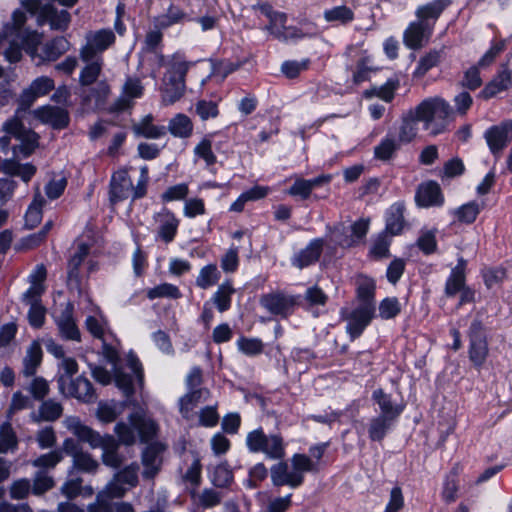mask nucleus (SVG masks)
<instances>
[{
  "label": "nucleus",
  "mask_w": 512,
  "mask_h": 512,
  "mask_svg": "<svg viewBox=\"0 0 512 512\" xmlns=\"http://www.w3.org/2000/svg\"><path fill=\"white\" fill-rule=\"evenodd\" d=\"M63 459L62 451L53 450L49 453L42 454L34 459L31 464L33 467L39 468L42 471L54 469L58 463Z\"/></svg>",
  "instance_id": "49530a36"
},
{
  "label": "nucleus",
  "mask_w": 512,
  "mask_h": 512,
  "mask_svg": "<svg viewBox=\"0 0 512 512\" xmlns=\"http://www.w3.org/2000/svg\"><path fill=\"white\" fill-rule=\"evenodd\" d=\"M211 481L218 488H227L233 483V471L226 462L215 467Z\"/></svg>",
  "instance_id": "37998d69"
},
{
  "label": "nucleus",
  "mask_w": 512,
  "mask_h": 512,
  "mask_svg": "<svg viewBox=\"0 0 512 512\" xmlns=\"http://www.w3.org/2000/svg\"><path fill=\"white\" fill-rule=\"evenodd\" d=\"M465 287V275L459 267H455L446 281L445 294L448 297L455 296Z\"/></svg>",
  "instance_id": "de8ad7c7"
},
{
  "label": "nucleus",
  "mask_w": 512,
  "mask_h": 512,
  "mask_svg": "<svg viewBox=\"0 0 512 512\" xmlns=\"http://www.w3.org/2000/svg\"><path fill=\"white\" fill-rule=\"evenodd\" d=\"M481 209L482 206L479 203L472 201L459 207L455 211V216L458 219V221L465 224H471L476 220Z\"/></svg>",
  "instance_id": "09e8293b"
},
{
  "label": "nucleus",
  "mask_w": 512,
  "mask_h": 512,
  "mask_svg": "<svg viewBox=\"0 0 512 512\" xmlns=\"http://www.w3.org/2000/svg\"><path fill=\"white\" fill-rule=\"evenodd\" d=\"M470 348L469 358L472 363L480 367L488 356V344L479 320H474L469 328Z\"/></svg>",
  "instance_id": "1a4fd4ad"
},
{
  "label": "nucleus",
  "mask_w": 512,
  "mask_h": 512,
  "mask_svg": "<svg viewBox=\"0 0 512 512\" xmlns=\"http://www.w3.org/2000/svg\"><path fill=\"white\" fill-rule=\"evenodd\" d=\"M417 122H420L414 109H410L402 116L399 128L398 142L409 143L417 135Z\"/></svg>",
  "instance_id": "7c9ffc66"
},
{
  "label": "nucleus",
  "mask_w": 512,
  "mask_h": 512,
  "mask_svg": "<svg viewBox=\"0 0 512 512\" xmlns=\"http://www.w3.org/2000/svg\"><path fill=\"white\" fill-rule=\"evenodd\" d=\"M291 464L293 467V473L298 474L302 481L304 480L303 474L305 472H317L318 465L316 462H313L310 457L305 454H294L291 458Z\"/></svg>",
  "instance_id": "79ce46f5"
},
{
  "label": "nucleus",
  "mask_w": 512,
  "mask_h": 512,
  "mask_svg": "<svg viewBox=\"0 0 512 512\" xmlns=\"http://www.w3.org/2000/svg\"><path fill=\"white\" fill-rule=\"evenodd\" d=\"M372 399L378 404L382 416L396 420L402 413L404 407L393 401L392 396L383 391L376 389L372 394Z\"/></svg>",
  "instance_id": "393cba45"
},
{
  "label": "nucleus",
  "mask_w": 512,
  "mask_h": 512,
  "mask_svg": "<svg viewBox=\"0 0 512 512\" xmlns=\"http://www.w3.org/2000/svg\"><path fill=\"white\" fill-rule=\"evenodd\" d=\"M158 64L165 68L161 82L162 101L170 105L181 99L186 91V75L194 62L176 52L170 56L158 55Z\"/></svg>",
  "instance_id": "f257e3e1"
},
{
  "label": "nucleus",
  "mask_w": 512,
  "mask_h": 512,
  "mask_svg": "<svg viewBox=\"0 0 512 512\" xmlns=\"http://www.w3.org/2000/svg\"><path fill=\"white\" fill-rule=\"evenodd\" d=\"M59 392L83 403H93L97 399L96 391L88 378L80 375L68 382L63 375L57 378Z\"/></svg>",
  "instance_id": "0eeeda50"
},
{
  "label": "nucleus",
  "mask_w": 512,
  "mask_h": 512,
  "mask_svg": "<svg viewBox=\"0 0 512 512\" xmlns=\"http://www.w3.org/2000/svg\"><path fill=\"white\" fill-rule=\"evenodd\" d=\"M131 425L138 431L142 442L152 440L158 431V425L152 419L144 417L141 413H132L129 416Z\"/></svg>",
  "instance_id": "cd10ccee"
},
{
  "label": "nucleus",
  "mask_w": 512,
  "mask_h": 512,
  "mask_svg": "<svg viewBox=\"0 0 512 512\" xmlns=\"http://www.w3.org/2000/svg\"><path fill=\"white\" fill-rule=\"evenodd\" d=\"M479 70V66L476 65L467 69L464 73L463 79L460 82L461 86L472 91L478 89L482 85V79L480 77Z\"/></svg>",
  "instance_id": "69168bd1"
},
{
  "label": "nucleus",
  "mask_w": 512,
  "mask_h": 512,
  "mask_svg": "<svg viewBox=\"0 0 512 512\" xmlns=\"http://www.w3.org/2000/svg\"><path fill=\"white\" fill-rule=\"evenodd\" d=\"M418 119L432 136L446 131L450 122L454 120L453 107L439 96L429 97L421 101L414 108Z\"/></svg>",
  "instance_id": "7ed1b4c3"
},
{
  "label": "nucleus",
  "mask_w": 512,
  "mask_h": 512,
  "mask_svg": "<svg viewBox=\"0 0 512 512\" xmlns=\"http://www.w3.org/2000/svg\"><path fill=\"white\" fill-rule=\"evenodd\" d=\"M210 397L207 388L189 390L179 399V412L183 418L190 420L193 417V410L201 403L206 402Z\"/></svg>",
  "instance_id": "a211bd4d"
},
{
  "label": "nucleus",
  "mask_w": 512,
  "mask_h": 512,
  "mask_svg": "<svg viewBox=\"0 0 512 512\" xmlns=\"http://www.w3.org/2000/svg\"><path fill=\"white\" fill-rule=\"evenodd\" d=\"M442 56L441 50H431L422 56L414 71L415 77H423L430 69L437 66Z\"/></svg>",
  "instance_id": "c03bdc74"
},
{
  "label": "nucleus",
  "mask_w": 512,
  "mask_h": 512,
  "mask_svg": "<svg viewBox=\"0 0 512 512\" xmlns=\"http://www.w3.org/2000/svg\"><path fill=\"white\" fill-rule=\"evenodd\" d=\"M220 278V272L215 264H209L204 266L198 277L196 278V285L201 289H207L215 285Z\"/></svg>",
  "instance_id": "a18cd8bd"
},
{
  "label": "nucleus",
  "mask_w": 512,
  "mask_h": 512,
  "mask_svg": "<svg viewBox=\"0 0 512 512\" xmlns=\"http://www.w3.org/2000/svg\"><path fill=\"white\" fill-rule=\"evenodd\" d=\"M20 111L16 110V113L9 119H7L2 125V131L8 134L11 138H15L20 144L12 147V154L14 158L30 156L38 146V135L27 128L20 116Z\"/></svg>",
  "instance_id": "20e7f679"
},
{
  "label": "nucleus",
  "mask_w": 512,
  "mask_h": 512,
  "mask_svg": "<svg viewBox=\"0 0 512 512\" xmlns=\"http://www.w3.org/2000/svg\"><path fill=\"white\" fill-rule=\"evenodd\" d=\"M55 485L53 477L49 476L45 471L39 470L35 473L33 479L32 493L40 496L51 490Z\"/></svg>",
  "instance_id": "603ef678"
},
{
  "label": "nucleus",
  "mask_w": 512,
  "mask_h": 512,
  "mask_svg": "<svg viewBox=\"0 0 512 512\" xmlns=\"http://www.w3.org/2000/svg\"><path fill=\"white\" fill-rule=\"evenodd\" d=\"M394 419L378 415L371 419L369 424V437L372 441H381L394 423Z\"/></svg>",
  "instance_id": "e433bc0d"
},
{
  "label": "nucleus",
  "mask_w": 512,
  "mask_h": 512,
  "mask_svg": "<svg viewBox=\"0 0 512 512\" xmlns=\"http://www.w3.org/2000/svg\"><path fill=\"white\" fill-rule=\"evenodd\" d=\"M324 18L328 22L340 21L347 23L353 20V11L347 6H337L324 12Z\"/></svg>",
  "instance_id": "bf43d9fd"
},
{
  "label": "nucleus",
  "mask_w": 512,
  "mask_h": 512,
  "mask_svg": "<svg viewBox=\"0 0 512 512\" xmlns=\"http://www.w3.org/2000/svg\"><path fill=\"white\" fill-rule=\"evenodd\" d=\"M401 312V305L396 297H387L379 304V316L384 319H393Z\"/></svg>",
  "instance_id": "6e6d98bb"
},
{
  "label": "nucleus",
  "mask_w": 512,
  "mask_h": 512,
  "mask_svg": "<svg viewBox=\"0 0 512 512\" xmlns=\"http://www.w3.org/2000/svg\"><path fill=\"white\" fill-rule=\"evenodd\" d=\"M89 246L85 243L78 245L67 265V283L71 289L81 291V275L79 268L89 254Z\"/></svg>",
  "instance_id": "ddd939ff"
},
{
  "label": "nucleus",
  "mask_w": 512,
  "mask_h": 512,
  "mask_svg": "<svg viewBox=\"0 0 512 512\" xmlns=\"http://www.w3.org/2000/svg\"><path fill=\"white\" fill-rule=\"evenodd\" d=\"M44 203V198L39 193L36 194L25 214V226L28 229H33L41 222L42 206Z\"/></svg>",
  "instance_id": "a19ab883"
},
{
  "label": "nucleus",
  "mask_w": 512,
  "mask_h": 512,
  "mask_svg": "<svg viewBox=\"0 0 512 512\" xmlns=\"http://www.w3.org/2000/svg\"><path fill=\"white\" fill-rule=\"evenodd\" d=\"M324 240L322 238H315L309 242V244L295 253L291 259L293 266L298 269H303L314 263H316L323 251Z\"/></svg>",
  "instance_id": "4468645a"
},
{
  "label": "nucleus",
  "mask_w": 512,
  "mask_h": 512,
  "mask_svg": "<svg viewBox=\"0 0 512 512\" xmlns=\"http://www.w3.org/2000/svg\"><path fill=\"white\" fill-rule=\"evenodd\" d=\"M65 425L79 440L87 442L92 448L102 449L103 464L113 469L121 467L124 461L123 455L119 453L120 444L117 439L109 434L104 436L84 425L78 417H68Z\"/></svg>",
  "instance_id": "f03ea898"
},
{
  "label": "nucleus",
  "mask_w": 512,
  "mask_h": 512,
  "mask_svg": "<svg viewBox=\"0 0 512 512\" xmlns=\"http://www.w3.org/2000/svg\"><path fill=\"white\" fill-rule=\"evenodd\" d=\"M416 201L423 207L441 205L443 198L440 186L433 181L420 185L416 193Z\"/></svg>",
  "instance_id": "5701e85b"
},
{
  "label": "nucleus",
  "mask_w": 512,
  "mask_h": 512,
  "mask_svg": "<svg viewBox=\"0 0 512 512\" xmlns=\"http://www.w3.org/2000/svg\"><path fill=\"white\" fill-rule=\"evenodd\" d=\"M391 237L386 232H381L373 241L370 253L375 258H385L389 256V247L391 244Z\"/></svg>",
  "instance_id": "4d7b16f0"
},
{
  "label": "nucleus",
  "mask_w": 512,
  "mask_h": 512,
  "mask_svg": "<svg viewBox=\"0 0 512 512\" xmlns=\"http://www.w3.org/2000/svg\"><path fill=\"white\" fill-rule=\"evenodd\" d=\"M451 3V0H434L419 6L415 12L417 20L424 24H433L434 27L437 19Z\"/></svg>",
  "instance_id": "412c9836"
},
{
  "label": "nucleus",
  "mask_w": 512,
  "mask_h": 512,
  "mask_svg": "<svg viewBox=\"0 0 512 512\" xmlns=\"http://www.w3.org/2000/svg\"><path fill=\"white\" fill-rule=\"evenodd\" d=\"M113 378L116 386L127 398L134 394L132 375L125 373L121 368H118L115 365L113 369Z\"/></svg>",
  "instance_id": "864d4df0"
},
{
  "label": "nucleus",
  "mask_w": 512,
  "mask_h": 512,
  "mask_svg": "<svg viewBox=\"0 0 512 512\" xmlns=\"http://www.w3.org/2000/svg\"><path fill=\"white\" fill-rule=\"evenodd\" d=\"M433 30V24H424L419 20L411 22L403 35L404 44L418 50L429 42Z\"/></svg>",
  "instance_id": "9b49d317"
},
{
  "label": "nucleus",
  "mask_w": 512,
  "mask_h": 512,
  "mask_svg": "<svg viewBox=\"0 0 512 512\" xmlns=\"http://www.w3.org/2000/svg\"><path fill=\"white\" fill-rule=\"evenodd\" d=\"M187 14L178 6L171 4L166 13L155 18V27L157 29H166L174 24L183 22Z\"/></svg>",
  "instance_id": "72a5a7b5"
},
{
  "label": "nucleus",
  "mask_w": 512,
  "mask_h": 512,
  "mask_svg": "<svg viewBox=\"0 0 512 512\" xmlns=\"http://www.w3.org/2000/svg\"><path fill=\"white\" fill-rule=\"evenodd\" d=\"M196 113L205 121L209 118H215L219 114L218 105L214 101L200 100L195 105Z\"/></svg>",
  "instance_id": "774afa93"
},
{
  "label": "nucleus",
  "mask_w": 512,
  "mask_h": 512,
  "mask_svg": "<svg viewBox=\"0 0 512 512\" xmlns=\"http://www.w3.org/2000/svg\"><path fill=\"white\" fill-rule=\"evenodd\" d=\"M134 427L128 425L124 422H119L114 427V432L118 436L119 444H124L126 446L133 445L136 441Z\"/></svg>",
  "instance_id": "680f3d73"
},
{
  "label": "nucleus",
  "mask_w": 512,
  "mask_h": 512,
  "mask_svg": "<svg viewBox=\"0 0 512 512\" xmlns=\"http://www.w3.org/2000/svg\"><path fill=\"white\" fill-rule=\"evenodd\" d=\"M132 188V182L126 171L113 175L110 184V200L112 203L126 199Z\"/></svg>",
  "instance_id": "bb28decb"
},
{
  "label": "nucleus",
  "mask_w": 512,
  "mask_h": 512,
  "mask_svg": "<svg viewBox=\"0 0 512 512\" xmlns=\"http://www.w3.org/2000/svg\"><path fill=\"white\" fill-rule=\"evenodd\" d=\"M115 42V35L110 29H102L95 32L87 44L80 50V57L84 62L98 58V54L104 52Z\"/></svg>",
  "instance_id": "9d476101"
},
{
  "label": "nucleus",
  "mask_w": 512,
  "mask_h": 512,
  "mask_svg": "<svg viewBox=\"0 0 512 512\" xmlns=\"http://www.w3.org/2000/svg\"><path fill=\"white\" fill-rule=\"evenodd\" d=\"M271 479L275 486L288 485L296 488L302 484V478L292 471L288 470V465L285 462L275 464L271 468Z\"/></svg>",
  "instance_id": "a878e982"
},
{
  "label": "nucleus",
  "mask_w": 512,
  "mask_h": 512,
  "mask_svg": "<svg viewBox=\"0 0 512 512\" xmlns=\"http://www.w3.org/2000/svg\"><path fill=\"white\" fill-rule=\"evenodd\" d=\"M9 492L12 499H25L30 492H32L30 480L27 478H21L13 481L9 487Z\"/></svg>",
  "instance_id": "052dcab7"
},
{
  "label": "nucleus",
  "mask_w": 512,
  "mask_h": 512,
  "mask_svg": "<svg viewBox=\"0 0 512 512\" xmlns=\"http://www.w3.org/2000/svg\"><path fill=\"white\" fill-rule=\"evenodd\" d=\"M375 281L367 276L360 275L356 279V299L359 306L375 309Z\"/></svg>",
  "instance_id": "aec40b11"
},
{
  "label": "nucleus",
  "mask_w": 512,
  "mask_h": 512,
  "mask_svg": "<svg viewBox=\"0 0 512 512\" xmlns=\"http://www.w3.org/2000/svg\"><path fill=\"white\" fill-rule=\"evenodd\" d=\"M152 122L153 116L151 114L146 115L140 122L133 125V132L148 139H158L164 136L167 131L166 127L156 126Z\"/></svg>",
  "instance_id": "2f4dec72"
},
{
  "label": "nucleus",
  "mask_w": 512,
  "mask_h": 512,
  "mask_svg": "<svg viewBox=\"0 0 512 512\" xmlns=\"http://www.w3.org/2000/svg\"><path fill=\"white\" fill-rule=\"evenodd\" d=\"M239 350L248 356H255L263 351V343L259 339L242 337L238 340Z\"/></svg>",
  "instance_id": "0e129e2a"
},
{
  "label": "nucleus",
  "mask_w": 512,
  "mask_h": 512,
  "mask_svg": "<svg viewBox=\"0 0 512 512\" xmlns=\"http://www.w3.org/2000/svg\"><path fill=\"white\" fill-rule=\"evenodd\" d=\"M223 493L212 488H205L198 496L199 504L203 508H213L223 499Z\"/></svg>",
  "instance_id": "e2e57ef3"
},
{
  "label": "nucleus",
  "mask_w": 512,
  "mask_h": 512,
  "mask_svg": "<svg viewBox=\"0 0 512 512\" xmlns=\"http://www.w3.org/2000/svg\"><path fill=\"white\" fill-rule=\"evenodd\" d=\"M246 444L251 452H263L271 459H282L285 455L283 438L278 434L268 436L262 429L248 433Z\"/></svg>",
  "instance_id": "39448f33"
},
{
  "label": "nucleus",
  "mask_w": 512,
  "mask_h": 512,
  "mask_svg": "<svg viewBox=\"0 0 512 512\" xmlns=\"http://www.w3.org/2000/svg\"><path fill=\"white\" fill-rule=\"evenodd\" d=\"M169 132L179 138H188L193 131V124L188 116L185 114H177L169 121Z\"/></svg>",
  "instance_id": "c9c22d12"
},
{
  "label": "nucleus",
  "mask_w": 512,
  "mask_h": 512,
  "mask_svg": "<svg viewBox=\"0 0 512 512\" xmlns=\"http://www.w3.org/2000/svg\"><path fill=\"white\" fill-rule=\"evenodd\" d=\"M147 297L151 300L156 298L178 299L181 297L179 288L170 283L160 284L147 292Z\"/></svg>",
  "instance_id": "3c124183"
},
{
  "label": "nucleus",
  "mask_w": 512,
  "mask_h": 512,
  "mask_svg": "<svg viewBox=\"0 0 512 512\" xmlns=\"http://www.w3.org/2000/svg\"><path fill=\"white\" fill-rule=\"evenodd\" d=\"M342 317L347 321L346 331L352 340L358 338L375 316V309L357 306L353 310L342 309Z\"/></svg>",
  "instance_id": "6e6552de"
},
{
  "label": "nucleus",
  "mask_w": 512,
  "mask_h": 512,
  "mask_svg": "<svg viewBox=\"0 0 512 512\" xmlns=\"http://www.w3.org/2000/svg\"><path fill=\"white\" fill-rule=\"evenodd\" d=\"M69 49L66 38L59 36L47 42L42 48V59L55 61Z\"/></svg>",
  "instance_id": "f704fd0d"
},
{
  "label": "nucleus",
  "mask_w": 512,
  "mask_h": 512,
  "mask_svg": "<svg viewBox=\"0 0 512 512\" xmlns=\"http://www.w3.org/2000/svg\"><path fill=\"white\" fill-rule=\"evenodd\" d=\"M73 465L78 470L88 473L95 472L99 466L98 462L89 453L83 451L75 455Z\"/></svg>",
  "instance_id": "338daca9"
},
{
  "label": "nucleus",
  "mask_w": 512,
  "mask_h": 512,
  "mask_svg": "<svg viewBox=\"0 0 512 512\" xmlns=\"http://www.w3.org/2000/svg\"><path fill=\"white\" fill-rule=\"evenodd\" d=\"M154 220L159 224L158 236L166 243L173 241L179 225V220L175 215L171 211L163 209L155 214Z\"/></svg>",
  "instance_id": "6ab92c4d"
},
{
  "label": "nucleus",
  "mask_w": 512,
  "mask_h": 512,
  "mask_svg": "<svg viewBox=\"0 0 512 512\" xmlns=\"http://www.w3.org/2000/svg\"><path fill=\"white\" fill-rule=\"evenodd\" d=\"M512 85V72L504 69L497 74L480 92L479 97L488 100L498 93L508 90Z\"/></svg>",
  "instance_id": "4be33fe9"
},
{
  "label": "nucleus",
  "mask_w": 512,
  "mask_h": 512,
  "mask_svg": "<svg viewBox=\"0 0 512 512\" xmlns=\"http://www.w3.org/2000/svg\"><path fill=\"white\" fill-rule=\"evenodd\" d=\"M34 400L42 401L50 391L49 383L43 377H35L26 387Z\"/></svg>",
  "instance_id": "13d9d810"
},
{
  "label": "nucleus",
  "mask_w": 512,
  "mask_h": 512,
  "mask_svg": "<svg viewBox=\"0 0 512 512\" xmlns=\"http://www.w3.org/2000/svg\"><path fill=\"white\" fill-rule=\"evenodd\" d=\"M86 63L87 65L82 69L79 78L82 86H89L96 82L102 71L103 59L98 57Z\"/></svg>",
  "instance_id": "58836bf2"
},
{
  "label": "nucleus",
  "mask_w": 512,
  "mask_h": 512,
  "mask_svg": "<svg viewBox=\"0 0 512 512\" xmlns=\"http://www.w3.org/2000/svg\"><path fill=\"white\" fill-rule=\"evenodd\" d=\"M260 304L271 314L287 317L294 301L282 293H269L261 296Z\"/></svg>",
  "instance_id": "f3484780"
},
{
  "label": "nucleus",
  "mask_w": 512,
  "mask_h": 512,
  "mask_svg": "<svg viewBox=\"0 0 512 512\" xmlns=\"http://www.w3.org/2000/svg\"><path fill=\"white\" fill-rule=\"evenodd\" d=\"M405 206L401 202L390 206L386 216V226L384 232L390 236H396L402 233L406 222L404 219Z\"/></svg>",
  "instance_id": "b1692460"
},
{
  "label": "nucleus",
  "mask_w": 512,
  "mask_h": 512,
  "mask_svg": "<svg viewBox=\"0 0 512 512\" xmlns=\"http://www.w3.org/2000/svg\"><path fill=\"white\" fill-rule=\"evenodd\" d=\"M235 292L232 284L227 281L222 283L212 297L213 303L219 312L227 311L231 306V296Z\"/></svg>",
  "instance_id": "ea45409f"
},
{
  "label": "nucleus",
  "mask_w": 512,
  "mask_h": 512,
  "mask_svg": "<svg viewBox=\"0 0 512 512\" xmlns=\"http://www.w3.org/2000/svg\"><path fill=\"white\" fill-rule=\"evenodd\" d=\"M490 151L493 155L499 156L502 150L511 142L500 125L490 127L484 135Z\"/></svg>",
  "instance_id": "c756f323"
},
{
  "label": "nucleus",
  "mask_w": 512,
  "mask_h": 512,
  "mask_svg": "<svg viewBox=\"0 0 512 512\" xmlns=\"http://www.w3.org/2000/svg\"><path fill=\"white\" fill-rule=\"evenodd\" d=\"M59 331L65 339L80 340V331L72 317V308L67 307L57 320Z\"/></svg>",
  "instance_id": "473e14b6"
},
{
  "label": "nucleus",
  "mask_w": 512,
  "mask_h": 512,
  "mask_svg": "<svg viewBox=\"0 0 512 512\" xmlns=\"http://www.w3.org/2000/svg\"><path fill=\"white\" fill-rule=\"evenodd\" d=\"M126 407V401L117 403H99L97 408V417L101 422L111 423L122 414Z\"/></svg>",
  "instance_id": "4c0bfd02"
},
{
  "label": "nucleus",
  "mask_w": 512,
  "mask_h": 512,
  "mask_svg": "<svg viewBox=\"0 0 512 512\" xmlns=\"http://www.w3.org/2000/svg\"><path fill=\"white\" fill-rule=\"evenodd\" d=\"M34 113L41 122L51 125L54 129H64L70 121L68 111L58 106H43Z\"/></svg>",
  "instance_id": "dca6fc26"
},
{
  "label": "nucleus",
  "mask_w": 512,
  "mask_h": 512,
  "mask_svg": "<svg viewBox=\"0 0 512 512\" xmlns=\"http://www.w3.org/2000/svg\"><path fill=\"white\" fill-rule=\"evenodd\" d=\"M26 7L31 14L39 11L38 24L48 22L52 30L65 31L70 22L71 15L66 10H58L52 4L41 5L39 0H27Z\"/></svg>",
  "instance_id": "423d86ee"
},
{
  "label": "nucleus",
  "mask_w": 512,
  "mask_h": 512,
  "mask_svg": "<svg viewBox=\"0 0 512 512\" xmlns=\"http://www.w3.org/2000/svg\"><path fill=\"white\" fill-rule=\"evenodd\" d=\"M399 148V142L394 137L387 135L379 145L374 148V155L377 159L387 161Z\"/></svg>",
  "instance_id": "8fccbe9b"
},
{
  "label": "nucleus",
  "mask_w": 512,
  "mask_h": 512,
  "mask_svg": "<svg viewBox=\"0 0 512 512\" xmlns=\"http://www.w3.org/2000/svg\"><path fill=\"white\" fill-rule=\"evenodd\" d=\"M165 446L160 443L148 445L142 453V464L144 470L142 476L146 479H152L159 472L162 463L161 454Z\"/></svg>",
  "instance_id": "2eb2a0df"
},
{
  "label": "nucleus",
  "mask_w": 512,
  "mask_h": 512,
  "mask_svg": "<svg viewBox=\"0 0 512 512\" xmlns=\"http://www.w3.org/2000/svg\"><path fill=\"white\" fill-rule=\"evenodd\" d=\"M144 86L137 77H127L119 98L115 101L113 109L117 112L127 110L133 106V100L143 95Z\"/></svg>",
  "instance_id": "f8f14e48"
},
{
  "label": "nucleus",
  "mask_w": 512,
  "mask_h": 512,
  "mask_svg": "<svg viewBox=\"0 0 512 512\" xmlns=\"http://www.w3.org/2000/svg\"><path fill=\"white\" fill-rule=\"evenodd\" d=\"M63 407L52 399L43 401L39 407V417L46 421H55L62 415Z\"/></svg>",
  "instance_id": "5fc2aeb1"
},
{
  "label": "nucleus",
  "mask_w": 512,
  "mask_h": 512,
  "mask_svg": "<svg viewBox=\"0 0 512 512\" xmlns=\"http://www.w3.org/2000/svg\"><path fill=\"white\" fill-rule=\"evenodd\" d=\"M42 356L43 352L40 344L33 341L27 348L26 354L23 358V376L31 377L36 374V371L42 362Z\"/></svg>",
  "instance_id": "c85d7f7f"
}]
</instances>
